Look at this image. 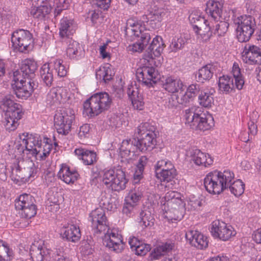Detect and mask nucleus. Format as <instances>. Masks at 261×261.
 I'll return each mask as SVG.
<instances>
[{
  "label": "nucleus",
  "instance_id": "obj_64",
  "mask_svg": "<svg viewBox=\"0 0 261 261\" xmlns=\"http://www.w3.org/2000/svg\"><path fill=\"white\" fill-rule=\"evenodd\" d=\"M180 194L174 191H170L167 192L164 197L165 200L168 202L169 204L173 199L176 197H179Z\"/></svg>",
  "mask_w": 261,
  "mask_h": 261
},
{
  "label": "nucleus",
  "instance_id": "obj_35",
  "mask_svg": "<svg viewBox=\"0 0 261 261\" xmlns=\"http://www.w3.org/2000/svg\"><path fill=\"white\" fill-rule=\"evenodd\" d=\"M216 66L213 64H207L199 69L197 74V81L203 83L205 81H209L216 72Z\"/></svg>",
  "mask_w": 261,
  "mask_h": 261
},
{
  "label": "nucleus",
  "instance_id": "obj_2",
  "mask_svg": "<svg viewBox=\"0 0 261 261\" xmlns=\"http://www.w3.org/2000/svg\"><path fill=\"white\" fill-rule=\"evenodd\" d=\"M186 124L195 130L205 131L214 125L211 115L205 113L201 108L192 107L185 111Z\"/></svg>",
  "mask_w": 261,
  "mask_h": 261
},
{
  "label": "nucleus",
  "instance_id": "obj_47",
  "mask_svg": "<svg viewBox=\"0 0 261 261\" xmlns=\"http://www.w3.org/2000/svg\"><path fill=\"white\" fill-rule=\"evenodd\" d=\"M144 188L143 187H139L138 188H135L126 197L125 201H129L136 205L137 202L140 200L143 196Z\"/></svg>",
  "mask_w": 261,
  "mask_h": 261
},
{
  "label": "nucleus",
  "instance_id": "obj_34",
  "mask_svg": "<svg viewBox=\"0 0 261 261\" xmlns=\"http://www.w3.org/2000/svg\"><path fill=\"white\" fill-rule=\"evenodd\" d=\"M120 155L122 158L130 159L134 156L136 146L134 145V140H123L119 148Z\"/></svg>",
  "mask_w": 261,
  "mask_h": 261
},
{
  "label": "nucleus",
  "instance_id": "obj_18",
  "mask_svg": "<svg viewBox=\"0 0 261 261\" xmlns=\"http://www.w3.org/2000/svg\"><path fill=\"white\" fill-rule=\"evenodd\" d=\"M166 45L161 36L154 37L146 50L145 56L151 59L160 57Z\"/></svg>",
  "mask_w": 261,
  "mask_h": 261
},
{
  "label": "nucleus",
  "instance_id": "obj_48",
  "mask_svg": "<svg viewBox=\"0 0 261 261\" xmlns=\"http://www.w3.org/2000/svg\"><path fill=\"white\" fill-rule=\"evenodd\" d=\"M13 255V251L8 244L0 240V261H10Z\"/></svg>",
  "mask_w": 261,
  "mask_h": 261
},
{
  "label": "nucleus",
  "instance_id": "obj_29",
  "mask_svg": "<svg viewBox=\"0 0 261 261\" xmlns=\"http://www.w3.org/2000/svg\"><path fill=\"white\" fill-rule=\"evenodd\" d=\"M36 200L34 197L30 194L20 195L15 200V207L16 210L21 211L31 207H37Z\"/></svg>",
  "mask_w": 261,
  "mask_h": 261
},
{
  "label": "nucleus",
  "instance_id": "obj_10",
  "mask_svg": "<svg viewBox=\"0 0 261 261\" xmlns=\"http://www.w3.org/2000/svg\"><path fill=\"white\" fill-rule=\"evenodd\" d=\"M138 80L147 87H153L160 79V75L158 70L152 66H144L138 69L136 72Z\"/></svg>",
  "mask_w": 261,
  "mask_h": 261
},
{
  "label": "nucleus",
  "instance_id": "obj_3",
  "mask_svg": "<svg viewBox=\"0 0 261 261\" xmlns=\"http://www.w3.org/2000/svg\"><path fill=\"white\" fill-rule=\"evenodd\" d=\"M233 177V173L229 170L223 172L215 170L205 177L204 187L209 193L218 195L228 188L229 182Z\"/></svg>",
  "mask_w": 261,
  "mask_h": 261
},
{
  "label": "nucleus",
  "instance_id": "obj_9",
  "mask_svg": "<svg viewBox=\"0 0 261 261\" xmlns=\"http://www.w3.org/2000/svg\"><path fill=\"white\" fill-rule=\"evenodd\" d=\"M11 41L14 48L21 53L28 52L33 47L32 34L27 30L14 31L12 34Z\"/></svg>",
  "mask_w": 261,
  "mask_h": 261
},
{
  "label": "nucleus",
  "instance_id": "obj_49",
  "mask_svg": "<svg viewBox=\"0 0 261 261\" xmlns=\"http://www.w3.org/2000/svg\"><path fill=\"white\" fill-rule=\"evenodd\" d=\"M147 163L148 159L146 156H141L140 158L134 173V180H137L139 181L141 178H142L144 167L147 165Z\"/></svg>",
  "mask_w": 261,
  "mask_h": 261
},
{
  "label": "nucleus",
  "instance_id": "obj_1",
  "mask_svg": "<svg viewBox=\"0 0 261 261\" xmlns=\"http://www.w3.org/2000/svg\"><path fill=\"white\" fill-rule=\"evenodd\" d=\"M90 221L95 234H104L103 243L111 250L117 253L120 252L123 248L120 237L110 230L108 222L103 208H97L90 214Z\"/></svg>",
  "mask_w": 261,
  "mask_h": 261
},
{
  "label": "nucleus",
  "instance_id": "obj_33",
  "mask_svg": "<svg viewBox=\"0 0 261 261\" xmlns=\"http://www.w3.org/2000/svg\"><path fill=\"white\" fill-rule=\"evenodd\" d=\"M137 221L142 228L144 229L152 227L154 225V219L150 211L144 207L140 211Z\"/></svg>",
  "mask_w": 261,
  "mask_h": 261
},
{
  "label": "nucleus",
  "instance_id": "obj_53",
  "mask_svg": "<svg viewBox=\"0 0 261 261\" xmlns=\"http://www.w3.org/2000/svg\"><path fill=\"white\" fill-rule=\"evenodd\" d=\"M229 23L226 21H221L212 27V31L214 35H217L219 37L223 36L227 32Z\"/></svg>",
  "mask_w": 261,
  "mask_h": 261
},
{
  "label": "nucleus",
  "instance_id": "obj_8",
  "mask_svg": "<svg viewBox=\"0 0 261 261\" xmlns=\"http://www.w3.org/2000/svg\"><path fill=\"white\" fill-rule=\"evenodd\" d=\"M75 121L74 111L70 108H63L54 117L55 126L57 132L66 135L71 130Z\"/></svg>",
  "mask_w": 261,
  "mask_h": 261
},
{
  "label": "nucleus",
  "instance_id": "obj_13",
  "mask_svg": "<svg viewBox=\"0 0 261 261\" xmlns=\"http://www.w3.org/2000/svg\"><path fill=\"white\" fill-rule=\"evenodd\" d=\"M19 140L15 143V151L23 156L25 153L32 155L34 142L36 140L34 139V135L23 133L20 135Z\"/></svg>",
  "mask_w": 261,
  "mask_h": 261
},
{
  "label": "nucleus",
  "instance_id": "obj_27",
  "mask_svg": "<svg viewBox=\"0 0 261 261\" xmlns=\"http://www.w3.org/2000/svg\"><path fill=\"white\" fill-rule=\"evenodd\" d=\"M76 24L74 20L67 17L63 18L60 21V35L61 38H69L74 33Z\"/></svg>",
  "mask_w": 261,
  "mask_h": 261
},
{
  "label": "nucleus",
  "instance_id": "obj_56",
  "mask_svg": "<svg viewBox=\"0 0 261 261\" xmlns=\"http://www.w3.org/2000/svg\"><path fill=\"white\" fill-rule=\"evenodd\" d=\"M37 207H31L24 210L19 211L22 218L30 219L35 216L37 214Z\"/></svg>",
  "mask_w": 261,
  "mask_h": 261
},
{
  "label": "nucleus",
  "instance_id": "obj_40",
  "mask_svg": "<svg viewBox=\"0 0 261 261\" xmlns=\"http://www.w3.org/2000/svg\"><path fill=\"white\" fill-rule=\"evenodd\" d=\"M50 67L49 63H45L40 70L41 78L47 86L51 85L54 79L53 71Z\"/></svg>",
  "mask_w": 261,
  "mask_h": 261
},
{
  "label": "nucleus",
  "instance_id": "obj_57",
  "mask_svg": "<svg viewBox=\"0 0 261 261\" xmlns=\"http://www.w3.org/2000/svg\"><path fill=\"white\" fill-rule=\"evenodd\" d=\"M81 253L83 256H88L92 254L94 252V249L87 241H83L80 247Z\"/></svg>",
  "mask_w": 261,
  "mask_h": 261
},
{
  "label": "nucleus",
  "instance_id": "obj_44",
  "mask_svg": "<svg viewBox=\"0 0 261 261\" xmlns=\"http://www.w3.org/2000/svg\"><path fill=\"white\" fill-rule=\"evenodd\" d=\"M241 71L238 63L234 62L233 64L231 73L233 76L232 79H234L235 81L236 88L238 90L242 89L245 84V81Z\"/></svg>",
  "mask_w": 261,
  "mask_h": 261
},
{
  "label": "nucleus",
  "instance_id": "obj_19",
  "mask_svg": "<svg viewBox=\"0 0 261 261\" xmlns=\"http://www.w3.org/2000/svg\"><path fill=\"white\" fill-rule=\"evenodd\" d=\"M156 177L162 182H165V188L169 189H175L177 185V172L176 169L164 170L160 172L156 171Z\"/></svg>",
  "mask_w": 261,
  "mask_h": 261
},
{
  "label": "nucleus",
  "instance_id": "obj_62",
  "mask_svg": "<svg viewBox=\"0 0 261 261\" xmlns=\"http://www.w3.org/2000/svg\"><path fill=\"white\" fill-rule=\"evenodd\" d=\"M93 5L103 10H108L111 5V0H92Z\"/></svg>",
  "mask_w": 261,
  "mask_h": 261
},
{
  "label": "nucleus",
  "instance_id": "obj_41",
  "mask_svg": "<svg viewBox=\"0 0 261 261\" xmlns=\"http://www.w3.org/2000/svg\"><path fill=\"white\" fill-rule=\"evenodd\" d=\"M82 49L80 44L74 40H71L66 49L67 56L71 59H78L82 55Z\"/></svg>",
  "mask_w": 261,
  "mask_h": 261
},
{
  "label": "nucleus",
  "instance_id": "obj_12",
  "mask_svg": "<svg viewBox=\"0 0 261 261\" xmlns=\"http://www.w3.org/2000/svg\"><path fill=\"white\" fill-rule=\"evenodd\" d=\"M35 138L36 140L34 142L32 156L35 157L36 160H44L49 155L53 148V145L48 142L49 139L47 138H44V141L42 142V138L38 134H34Z\"/></svg>",
  "mask_w": 261,
  "mask_h": 261
},
{
  "label": "nucleus",
  "instance_id": "obj_60",
  "mask_svg": "<svg viewBox=\"0 0 261 261\" xmlns=\"http://www.w3.org/2000/svg\"><path fill=\"white\" fill-rule=\"evenodd\" d=\"M255 119H254L253 120H250L248 123V139L246 141V143L249 142L250 140L252 139V137H253L256 134L257 132V126L255 124Z\"/></svg>",
  "mask_w": 261,
  "mask_h": 261
},
{
  "label": "nucleus",
  "instance_id": "obj_5",
  "mask_svg": "<svg viewBox=\"0 0 261 261\" xmlns=\"http://www.w3.org/2000/svg\"><path fill=\"white\" fill-rule=\"evenodd\" d=\"M174 248V244L171 241L159 243L152 249L150 244L140 242L135 247L134 252L137 255L144 256L150 251L148 260L158 261L170 253Z\"/></svg>",
  "mask_w": 261,
  "mask_h": 261
},
{
  "label": "nucleus",
  "instance_id": "obj_52",
  "mask_svg": "<svg viewBox=\"0 0 261 261\" xmlns=\"http://www.w3.org/2000/svg\"><path fill=\"white\" fill-rule=\"evenodd\" d=\"M256 28V24L255 21V18L251 15H248L246 14V38L247 37V41L250 38L251 36L254 33V31ZM247 40H246V42Z\"/></svg>",
  "mask_w": 261,
  "mask_h": 261
},
{
  "label": "nucleus",
  "instance_id": "obj_50",
  "mask_svg": "<svg viewBox=\"0 0 261 261\" xmlns=\"http://www.w3.org/2000/svg\"><path fill=\"white\" fill-rule=\"evenodd\" d=\"M63 63V61L61 59H55L49 63L50 66L54 68L60 77H64L67 72V69Z\"/></svg>",
  "mask_w": 261,
  "mask_h": 261
},
{
  "label": "nucleus",
  "instance_id": "obj_6",
  "mask_svg": "<svg viewBox=\"0 0 261 261\" xmlns=\"http://www.w3.org/2000/svg\"><path fill=\"white\" fill-rule=\"evenodd\" d=\"M2 108L5 112L6 129L10 132L15 130L19 124L18 121L23 115L21 106L6 97L3 100Z\"/></svg>",
  "mask_w": 261,
  "mask_h": 261
},
{
  "label": "nucleus",
  "instance_id": "obj_46",
  "mask_svg": "<svg viewBox=\"0 0 261 261\" xmlns=\"http://www.w3.org/2000/svg\"><path fill=\"white\" fill-rule=\"evenodd\" d=\"M234 177L230 180L228 185V188L230 189L231 192L236 196L241 195L244 192V184L240 179L233 181Z\"/></svg>",
  "mask_w": 261,
  "mask_h": 261
},
{
  "label": "nucleus",
  "instance_id": "obj_45",
  "mask_svg": "<svg viewBox=\"0 0 261 261\" xmlns=\"http://www.w3.org/2000/svg\"><path fill=\"white\" fill-rule=\"evenodd\" d=\"M199 104L205 108H210L214 104L213 93L209 91H202L198 96Z\"/></svg>",
  "mask_w": 261,
  "mask_h": 261
},
{
  "label": "nucleus",
  "instance_id": "obj_32",
  "mask_svg": "<svg viewBox=\"0 0 261 261\" xmlns=\"http://www.w3.org/2000/svg\"><path fill=\"white\" fill-rule=\"evenodd\" d=\"M51 10V7L49 2H45L43 6L31 8L30 14L33 18L37 19L38 20H43L48 17Z\"/></svg>",
  "mask_w": 261,
  "mask_h": 261
},
{
  "label": "nucleus",
  "instance_id": "obj_26",
  "mask_svg": "<svg viewBox=\"0 0 261 261\" xmlns=\"http://www.w3.org/2000/svg\"><path fill=\"white\" fill-rule=\"evenodd\" d=\"M198 21H201L203 22L205 26L206 27V28L205 29L206 31L201 32L202 27L197 24L193 25V29L197 35V39L199 40L200 42L206 43L210 40L213 35H214L212 31V27L210 26L208 21L204 18H200L198 19Z\"/></svg>",
  "mask_w": 261,
  "mask_h": 261
},
{
  "label": "nucleus",
  "instance_id": "obj_24",
  "mask_svg": "<svg viewBox=\"0 0 261 261\" xmlns=\"http://www.w3.org/2000/svg\"><path fill=\"white\" fill-rule=\"evenodd\" d=\"M60 235L63 239L74 243L79 241L81 237L79 227L74 225L63 227L61 229Z\"/></svg>",
  "mask_w": 261,
  "mask_h": 261
},
{
  "label": "nucleus",
  "instance_id": "obj_39",
  "mask_svg": "<svg viewBox=\"0 0 261 261\" xmlns=\"http://www.w3.org/2000/svg\"><path fill=\"white\" fill-rule=\"evenodd\" d=\"M155 127L148 122L141 123L135 129V135L136 138L147 137L151 134H155Z\"/></svg>",
  "mask_w": 261,
  "mask_h": 261
},
{
  "label": "nucleus",
  "instance_id": "obj_37",
  "mask_svg": "<svg viewBox=\"0 0 261 261\" xmlns=\"http://www.w3.org/2000/svg\"><path fill=\"white\" fill-rule=\"evenodd\" d=\"M218 87L221 92L228 94L236 88V86L231 76L223 75L219 79Z\"/></svg>",
  "mask_w": 261,
  "mask_h": 261
},
{
  "label": "nucleus",
  "instance_id": "obj_20",
  "mask_svg": "<svg viewBox=\"0 0 261 261\" xmlns=\"http://www.w3.org/2000/svg\"><path fill=\"white\" fill-rule=\"evenodd\" d=\"M186 89L187 90L184 94L178 95L176 97L178 103L182 105H186L192 101L199 93L200 87L198 84H192L188 87H186Z\"/></svg>",
  "mask_w": 261,
  "mask_h": 261
},
{
  "label": "nucleus",
  "instance_id": "obj_17",
  "mask_svg": "<svg viewBox=\"0 0 261 261\" xmlns=\"http://www.w3.org/2000/svg\"><path fill=\"white\" fill-rule=\"evenodd\" d=\"M37 67V64L34 60H24L21 62L20 70L17 71L19 72L18 76L23 79L34 80Z\"/></svg>",
  "mask_w": 261,
  "mask_h": 261
},
{
  "label": "nucleus",
  "instance_id": "obj_59",
  "mask_svg": "<svg viewBox=\"0 0 261 261\" xmlns=\"http://www.w3.org/2000/svg\"><path fill=\"white\" fill-rule=\"evenodd\" d=\"M54 260L55 261H70L69 257L62 247L57 249Z\"/></svg>",
  "mask_w": 261,
  "mask_h": 261
},
{
  "label": "nucleus",
  "instance_id": "obj_55",
  "mask_svg": "<svg viewBox=\"0 0 261 261\" xmlns=\"http://www.w3.org/2000/svg\"><path fill=\"white\" fill-rule=\"evenodd\" d=\"M47 98V101H50V105H53L63 102L66 98L63 97L59 90L56 92H50L48 94Z\"/></svg>",
  "mask_w": 261,
  "mask_h": 261
},
{
  "label": "nucleus",
  "instance_id": "obj_23",
  "mask_svg": "<svg viewBox=\"0 0 261 261\" xmlns=\"http://www.w3.org/2000/svg\"><path fill=\"white\" fill-rule=\"evenodd\" d=\"M224 0H208L205 11L215 20L219 19L222 13Z\"/></svg>",
  "mask_w": 261,
  "mask_h": 261
},
{
  "label": "nucleus",
  "instance_id": "obj_30",
  "mask_svg": "<svg viewBox=\"0 0 261 261\" xmlns=\"http://www.w3.org/2000/svg\"><path fill=\"white\" fill-rule=\"evenodd\" d=\"M126 92L134 108L140 110H142L144 102L143 97L139 93L138 88L132 85H129L127 89Z\"/></svg>",
  "mask_w": 261,
  "mask_h": 261
},
{
  "label": "nucleus",
  "instance_id": "obj_16",
  "mask_svg": "<svg viewBox=\"0 0 261 261\" xmlns=\"http://www.w3.org/2000/svg\"><path fill=\"white\" fill-rule=\"evenodd\" d=\"M156 134H153L147 137L134 138V145L137 150L142 152L152 150L156 145Z\"/></svg>",
  "mask_w": 261,
  "mask_h": 261
},
{
  "label": "nucleus",
  "instance_id": "obj_58",
  "mask_svg": "<svg viewBox=\"0 0 261 261\" xmlns=\"http://www.w3.org/2000/svg\"><path fill=\"white\" fill-rule=\"evenodd\" d=\"M164 15V14L162 10H153L149 13V16L148 17L150 18V23L152 21H155L159 22L161 21L163 15Z\"/></svg>",
  "mask_w": 261,
  "mask_h": 261
},
{
  "label": "nucleus",
  "instance_id": "obj_25",
  "mask_svg": "<svg viewBox=\"0 0 261 261\" xmlns=\"http://www.w3.org/2000/svg\"><path fill=\"white\" fill-rule=\"evenodd\" d=\"M79 176L77 171L71 170L66 165H62L58 173V177L68 184L74 183L77 180Z\"/></svg>",
  "mask_w": 261,
  "mask_h": 261
},
{
  "label": "nucleus",
  "instance_id": "obj_22",
  "mask_svg": "<svg viewBox=\"0 0 261 261\" xmlns=\"http://www.w3.org/2000/svg\"><path fill=\"white\" fill-rule=\"evenodd\" d=\"M191 160L198 166L207 167L213 164V158L208 153L202 152L198 149H193L191 152Z\"/></svg>",
  "mask_w": 261,
  "mask_h": 261
},
{
  "label": "nucleus",
  "instance_id": "obj_14",
  "mask_svg": "<svg viewBox=\"0 0 261 261\" xmlns=\"http://www.w3.org/2000/svg\"><path fill=\"white\" fill-rule=\"evenodd\" d=\"M50 251L41 240L33 243L30 248V254L33 261L49 260Z\"/></svg>",
  "mask_w": 261,
  "mask_h": 261
},
{
  "label": "nucleus",
  "instance_id": "obj_28",
  "mask_svg": "<svg viewBox=\"0 0 261 261\" xmlns=\"http://www.w3.org/2000/svg\"><path fill=\"white\" fill-rule=\"evenodd\" d=\"M38 171L34 164L32 162H28L27 167L21 168L19 165L16 168V175L21 179H24L25 180L34 178Z\"/></svg>",
  "mask_w": 261,
  "mask_h": 261
},
{
  "label": "nucleus",
  "instance_id": "obj_42",
  "mask_svg": "<svg viewBox=\"0 0 261 261\" xmlns=\"http://www.w3.org/2000/svg\"><path fill=\"white\" fill-rule=\"evenodd\" d=\"M130 30L135 37L137 38V41L142 44L144 46H146L148 45L149 40L151 39L150 35L148 31H142L141 30L139 31L137 30L136 29H129V28H126V32L127 30Z\"/></svg>",
  "mask_w": 261,
  "mask_h": 261
},
{
  "label": "nucleus",
  "instance_id": "obj_36",
  "mask_svg": "<svg viewBox=\"0 0 261 261\" xmlns=\"http://www.w3.org/2000/svg\"><path fill=\"white\" fill-rule=\"evenodd\" d=\"M77 156L81 157L83 163L86 165H91L96 162V154L94 151L78 148L74 150Z\"/></svg>",
  "mask_w": 261,
  "mask_h": 261
},
{
  "label": "nucleus",
  "instance_id": "obj_51",
  "mask_svg": "<svg viewBox=\"0 0 261 261\" xmlns=\"http://www.w3.org/2000/svg\"><path fill=\"white\" fill-rule=\"evenodd\" d=\"M243 16L242 15L238 17L234 20V23L238 24L236 29V36L238 41L240 42H245V34L244 31V27L245 24L243 21Z\"/></svg>",
  "mask_w": 261,
  "mask_h": 261
},
{
  "label": "nucleus",
  "instance_id": "obj_7",
  "mask_svg": "<svg viewBox=\"0 0 261 261\" xmlns=\"http://www.w3.org/2000/svg\"><path fill=\"white\" fill-rule=\"evenodd\" d=\"M18 71L14 72L11 86L17 98L27 99L38 85L34 80L21 79L18 76Z\"/></svg>",
  "mask_w": 261,
  "mask_h": 261
},
{
  "label": "nucleus",
  "instance_id": "obj_38",
  "mask_svg": "<svg viewBox=\"0 0 261 261\" xmlns=\"http://www.w3.org/2000/svg\"><path fill=\"white\" fill-rule=\"evenodd\" d=\"M115 179L112 190L119 192L126 188V184L127 183L128 180L126 178L125 172L121 168L116 169Z\"/></svg>",
  "mask_w": 261,
  "mask_h": 261
},
{
  "label": "nucleus",
  "instance_id": "obj_11",
  "mask_svg": "<svg viewBox=\"0 0 261 261\" xmlns=\"http://www.w3.org/2000/svg\"><path fill=\"white\" fill-rule=\"evenodd\" d=\"M212 235L215 238L225 241L236 234V231L230 225L219 220L213 222L211 227Z\"/></svg>",
  "mask_w": 261,
  "mask_h": 261
},
{
  "label": "nucleus",
  "instance_id": "obj_21",
  "mask_svg": "<svg viewBox=\"0 0 261 261\" xmlns=\"http://www.w3.org/2000/svg\"><path fill=\"white\" fill-rule=\"evenodd\" d=\"M163 88L168 92L174 93L179 92L180 95L186 88L183 82L179 79L168 77L163 84Z\"/></svg>",
  "mask_w": 261,
  "mask_h": 261
},
{
  "label": "nucleus",
  "instance_id": "obj_31",
  "mask_svg": "<svg viewBox=\"0 0 261 261\" xmlns=\"http://www.w3.org/2000/svg\"><path fill=\"white\" fill-rule=\"evenodd\" d=\"M115 71L111 65L106 64L99 67L96 72L95 76L97 80L107 83L113 79Z\"/></svg>",
  "mask_w": 261,
  "mask_h": 261
},
{
  "label": "nucleus",
  "instance_id": "obj_4",
  "mask_svg": "<svg viewBox=\"0 0 261 261\" xmlns=\"http://www.w3.org/2000/svg\"><path fill=\"white\" fill-rule=\"evenodd\" d=\"M112 103V97L108 93H96L84 102L83 113L91 117L97 116L109 109Z\"/></svg>",
  "mask_w": 261,
  "mask_h": 261
},
{
  "label": "nucleus",
  "instance_id": "obj_61",
  "mask_svg": "<svg viewBox=\"0 0 261 261\" xmlns=\"http://www.w3.org/2000/svg\"><path fill=\"white\" fill-rule=\"evenodd\" d=\"M136 206L133 203L129 201H125L122 209V212L128 217H130L134 213V210Z\"/></svg>",
  "mask_w": 261,
  "mask_h": 261
},
{
  "label": "nucleus",
  "instance_id": "obj_43",
  "mask_svg": "<svg viewBox=\"0 0 261 261\" xmlns=\"http://www.w3.org/2000/svg\"><path fill=\"white\" fill-rule=\"evenodd\" d=\"M115 175H116V170L113 169L104 170L102 176V184L107 188L112 190L115 180Z\"/></svg>",
  "mask_w": 261,
  "mask_h": 261
},
{
  "label": "nucleus",
  "instance_id": "obj_15",
  "mask_svg": "<svg viewBox=\"0 0 261 261\" xmlns=\"http://www.w3.org/2000/svg\"><path fill=\"white\" fill-rule=\"evenodd\" d=\"M186 238L190 244L197 248L202 249L208 246L206 237L196 230H189L186 233Z\"/></svg>",
  "mask_w": 261,
  "mask_h": 261
},
{
  "label": "nucleus",
  "instance_id": "obj_63",
  "mask_svg": "<svg viewBox=\"0 0 261 261\" xmlns=\"http://www.w3.org/2000/svg\"><path fill=\"white\" fill-rule=\"evenodd\" d=\"M91 127L90 124H84L80 127V130L79 132V136L81 138H88L89 136V132Z\"/></svg>",
  "mask_w": 261,
  "mask_h": 261
},
{
  "label": "nucleus",
  "instance_id": "obj_54",
  "mask_svg": "<svg viewBox=\"0 0 261 261\" xmlns=\"http://www.w3.org/2000/svg\"><path fill=\"white\" fill-rule=\"evenodd\" d=\"M187 40L185 38L180 36L179 38H173L169 45L170 51L176 52L184 48Z\"/></svg>",
  "mask_w": 261,
  "mask_h": 261
}]
</instances>
